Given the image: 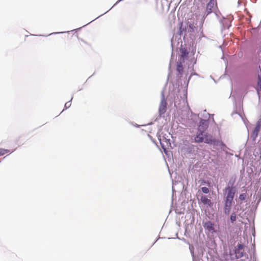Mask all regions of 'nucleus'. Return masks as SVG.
Masks as SVG:
<instances>
[{
    "label": "nucleus",
    "mask_w": 261,
    "mask_h": 261,
    "mask_svg": "<svg viewBox=\"0 0 261 261\" xmlns=\"http://www.w3.org/2000/svg\"><path fill=\"white\" fill-rule=\"evenodd\" d=\"M208 126V122L205 120H201L200 121L196 135L194 138L196 143L204 142L206 144H216L217 142L215 138L212 135L206 133Z\"/></svg>",
    "instance_id": "nucleus-1"
},
{
    "label": "nucleus",
    "mask_w": 261,
    "mask_h": 261,
    "mask_svg": "<svg viewBox=\"0 0 261 261\" xmlns=\"http://www.w3.org/2000/svg\"><path fill=\"white\" fill-rule=\"evenodd\" d=\"M226 192V197L225 202H232L236 190L232 187H228L225 189Z\"/></svg>",
    "instance_id": "nucleus-2"
},
{
    "label": "nucleus",
    "mask_w": 261,
    "mask_h": 261,
    "mask_svg": "<svg viewBox=\"0 0 261 261\" xmlns=\"http://www.w3.org/2000/svg\"><path fill=\"white\" fill-rule=\"evenodd\" d=\"M261 129V119H259L256 123L255 127L252 133L251 134L250 137L252 139L253 141H255L256 138L258 136V133L259 132Z\"/></svg>",
    "instance_id": "nucleus-3"
},
{
    "label": "nucleus",
    "mask_w": 261,
    "mask_h": 261,
    "mask_svg": "<svg viewBox=\"0 0 261 261\" xmlns=\"http://www.w3.org/2000/svg\"><path fill=\"white\" fill-rule=\"evenodd\" d=\"M238 248L235 251L236 256L237 258H240L243 256V245L242 244H239L237 246Z\"/></svg>",
    "instance_id": "nucleus-4"
},
{
    "label": "nucleus",
    "mask_w": 261,
    "mask_h": 261,
    "mask_svg": "<svg viewBox=\"0 0 261 261\" xmlns=\"http://www.w3.org/2000/svg\"><path fill=\"white\" fill-rule=\"evenodd\" d=\"M166 105L167 103L166 100L164 99H163L161 101L159 107V112L160 114H163L166 112Z\"/></svg>",
    "instance_id": "nucleus-5"
},
{
    "label": "nucleus",
    "mask_w": 261,
    "mask_h": 261,
    "mask_svg": "<svg viewBox=\"0 0 261 261\" xmlns=\"http://www.w3.org/2000/svg\"><path fill=\"white\" fill-rule=\"evenodd\" d=\"M200 201L204 205L207 204L208 206H211L212 205L211 199H208L207 196L205 195H202L201 196Z\"/></svg>",
    "instance_id": "nucleus-6"
},
{
    "label": "nucleus",
    "mask_w": 261,
    "mask_h": 261,
    "mask_svg": "<svg viewBox=\"0 0 261 261\" xmlns=\"http://www.w3.org/2000/svg\"><path fill=\"white\" fill-rule=\"evenodd\" d=\"M180 60L181 61V59L182 60H184L185 58H186L189 54V52L185 48H181L180 49ZM184 62V61H182Z\"/></svg>",
    "instance_id": "nucleus-7"
},
{
    "label": "nucleus",
    "mask_w": 261,
    "mask_h": 261,
    "mask_svg": "<svg viewBox=\"0 0 261 261\" xmlns=\"http://www.w3.org/2000/svg\"><path fill=\"white\" fill-rule=\"evenodd\" d=\"M204 227L210 231H214V224L211 221H207L204 224Z\"/></svg>",
    "instance_id": "nucleus-8"
},
{
    "label": "nucleus",
    "mask_w": 261,
    "mask_h": 261,
    "mask_svg": "<svg viewBox=\"0 0 261 261\" xmlns=\"http://www.w3.org/2000/svg\"><path fill=\"white\" fill-rule=\"evenodd\" d=\"M256 91H257L258 97L260 98L261 97V74L258 75V82H257V86L256 87Z\"/></svg>",
    "instance_id": "nucleus-9"
},
{
    "label": "nucleus",
    "mask_w": 261,
    "mask_h": 261,
    "mask_svg": "<svg viewBox=\"0 0 261 261\" xmlns=\"http://www.w3.org/2000/svg\"><path fill=\"white\" fill-rule=\"evenodd\" d=\"M231 205L232 203H230L229 202H225L224 213L226 214H229Z\"/></svg>",
    "instance_id": "nucleus-10"
},
{
    "label": "nucleus",
    "mask_w": 261,
    "mask_h": 261,
    "mask_svg": "<svg viewBox=\"0 0 261 261\" xmlns=\"http://www.w3.org/2000/svg\"><path fill=\"white\" fill-rule=\"evenodd\" d=\"M196 30V27L193 24H188L187 28H186V31L188 32H194Z\"/></svg>",
    "instance_id": "nucleus-11"
},
{
    "label": "nucleus",
    "mask_w": 261,
    "mask_h": 261,
    "mask_svg": "<svg viewBox=\"0 0 261 261\" xmlns=\"http://www.w3.org/2000/svg\"><path fill=\"white\" fill-rule=\"evenodd\" d=\"M214 6V3L211 1L206 6V9L208 11V13H210L212 11V9L213 7Z\"/></svg>",
    "instance_id": "nucleus-12"
},
{
    "label": "nucleus",
    "mask_w": 261,
    "mask_h": 261,
    "mask_svg": "<svg viewBox=\"0 0 261 261\" xmlns=\"http://www.w3.org/2000/svg\"><path fill=\"white\" fill-rule=\"evenodd\" d=\"M177 70L179 72V73H182L184 68L182 65V62L180 61L179 63H178L177 66Z\"/></svg>",
    "instance_id": "nucleus-13"
},
{
    "label": "nucleus",
    "mask_w": 261,
    "mask_h": 261,
    "mask_svg": "<svg viewBox=\"0 0 261 261\" xmlns=\"http://www.w3.org/2000/svg\"><path fill=\"white\" fill-rule=\"evenodd\" d=\"M9 150L0 148V156L3 155L7 153H9Z\"/></svg>",
    "instance_id": "nucleus-14"
},
{
    "label": "nucleus",
    "mask_w": 261,
    "mask_h": 261,
    "mask_svg": "<svg viewBox=\"0 0 261 261\" xmlns=\"http://www.w3.org/2000/svg\"><path fill=\"white\" fill-rule=\"evenodd\" d=\"M246 197H247L246 193H243V194H241L240 195L239 198L241 201H243V200H245Z\"/></svg>",
    "instance_id": "nucleus-15"
},
{
    "label": "nucleus",
    "mask_w": 261,
    "mask_h": 261,
    "mask_svg": "<svg viewBox=\"0 0 261 261\" xmlns=\"http://www.w3.org/2000/svg\"><path fill=\"white\" fill-rule=\"evenodd\" d=\"M230 219L231 222L233 223L234 221H235L236 220V214L234 213H232L230 216Z\"/></svg>",
    "instance_id": "nucleus-16"
},
{
    "label": "nucleus",
    "mask_w": 261,
    "mask_h": 261,
    "mask_svg": "<svg viewBox=\"0 0 261 261\" xmlns=\"http://www.w3.org/2000/svg\"><path fill=\"white\" fill-rule=\"evenodd\" d=\"M201 190L204 193L207 194L209 192V189L205 187H202Z\"/></svg>",
    "instance_id": "nucleus-17"
},
{
    "label": "nucleus",
    "mask_w": 261,
    "mask_h": 261,
    "mask_svg": "<svg viewBox=\"0 0 261 261\" xmlns=\"http://www.w3.org/2000/svg\"><path fill=\"white\" fill-rule=\"evenodd\" d=\"M81 47L82 48H84V45H87V46H90V45L87 43L86 42H85L84 41H82V43L81 44Z\"/></svg>",
    "instance_id": "nucleus-18"
},
{
    "label": "nucleus",
    "mask_w": 261,
    "mask_h": 261,
    "mask_svg": "<svg viewBox=\"0 0 261 261\" xmlns=\"http://www.w3.org/2000/svg\"><path fill=\"white\" fill-rule=\"evenodd\" d=\"M70 106H71V103L70 101H68V102H67L65 103L64 107L66 109H67V108H69Z\"/></svg>",
    "instance_id": "nucleus-19"
},
{
    "label": "nucleus",
    "mask_w": 261,
    "mask_h": 261,
    "mask_svg": "<svg viewBox=\"0 0 261 261\" xmlns=\"http://www.w3.org/2000/svg\"><path fill=\"white\" fill-rule=\"evenodd\" d=\"M184 31V29H182V23L180 24V27L179 28V34L180 35H181L182 34V31Z\"/></svg>",
    "instance_id": "nucleus-20"
},
{
    "label": "nucleus",
    "mask_w": 261,
    "mask_h": 261,
    "mask_svg": "<svg viewBox=\"0 0 261 261\" xmlns=\"http://www.w3.org/2000/svg\"><path fill=\"white\" fill-rule=\"evenodd\" d=\"M161 145H162V144H161ZM162 148L164 149V151H165L166 148H165L163 145H162Z\"/></svg>",
    "instance_id": "nucleus-21"
},
{
    "label": "nucleus",
    "mask_w": 261,
    "mask_h": 261,
    "mask_svg": "<svg viewBox=\"0 0 261 261\" xmlns=\"http://www.w3.org/2000/svg\"><path fill=\"white\" fill-rule=\"evenodd\" d=\"M258 74H261V69H260V73H258Z\"/></svg>",
    "instance_id": "nucleus-22"
}]
</instances>
